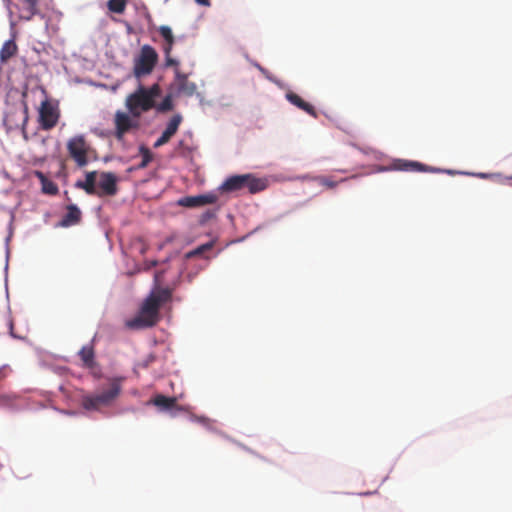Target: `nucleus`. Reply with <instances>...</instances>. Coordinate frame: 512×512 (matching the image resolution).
<instances>
[{"mask_svg":"<svg viewBox=\"0 0 512 512\" xmlns=\"http://www.w3.org/2000/svg\"><path fill=\"white\" fill-rule=\"evenodd\" d=\"M157 359V356L154 353L148 354L142 362L139 364L142 368H148L151 363H153Z\"/></svg>","mask_w":512,"mask_h":512,"instance_id":"55","label":"nucleus"},{"mask_svg":"<svg viewBox=\"0 0 512 512\" xmlns=\"http://www.w3.org/2000/svg\"><path fill=\"white\" fill-rule=\"evenodd\" d=\"M45 98L38 108V123L43 130H50L56 126L60 118L59 102L49 99L45 89H42Z\"/></svg>","mask_w":512,"mask_h":512,"instance_id":"4","label":"nucleus"},{"mask_svg":"<svg viewBox=\"0 0 512 512\" xmlns=\"http://www.w3.org/2000/svg\"><path fill=\"white\" fill-rule=\"evenodd\" d=\"M41 192L46 195H57L59 187L54 181L47 179L41 184Z\"/></svg>","mask_w":512,"mask_h":512,"instance_id":"39","label":"nucleus"},{"mask_svg":"<svg viewBox=\"0 0 512 512\" xmlns=\"http://www.w3.org/2000/svg\"><path fill=\"white\" fill-rule=\"evenodd\" d=\"M74 57L79 58L82 61V66L85 69H92L94 67V62L86 57H82L80 55H77L76 53H73Z\"/></svg>","mask_w":512,"mask_h":512,"instance_id":"56","label":"nucleus"},{"mask_svg":"<svg viewBox=\"0 0 512 512\" xmlns=\"http://www.w3.org/2000/svg\"><path fill=\"white\" fill-rule=\"evenodd\" d=\"M77 355L82 361L83 367L93 369L99 366L96 360L95 348L91 344L83 345L77 352Z\"/></svg>","mask_w":512,"mask_h":512,"instance_id":"17","label":"nucleus"},{"mask_svg":"<svg viewBox=\"0 0 512 512\" xmlns=\"http://www.w3.org/2000/svg\"><path fill=\"white\" fill-rule=\"evenodd\" d=\"M119 181L120 177L115 172L101 171L99 181L97 182L101 189L99 193L110 197L115 196L119 192Z\"/></svg>","mask_w":512,"mask_h":512,"instance_id":"11","label":"nucleus"},{"mask_svg":"<svg viewBox=\"0 0 512 512\" xmlns=\"http://www.w3.org/2000/svg\"><path fill=\"white\" fill-rule=\"evenodd\" d=\"M165 274V270H159L154 274L152 286L148 294L139 304L135 314L124 321V327L130 331H142L153 328L161 320L160 308L172 297L169 286L159 284V280Z\"/></svg>","mask_w":512,"mask_h":512,"instance_id":"1","label":"nucleus"},{"mask_svg":"<svg viewBox=\"0 0 512 512\" xmlns=\"http://www.w3.org/2000/svg\"><path fill=\"white\" fill-rule=\"evenodd\" d=\"M285 93V99L288 101L291 105L297 107L298 109H301L302 106H304V103L306 100L301 98L298 94L290 90V87L286 89Z\"/></svg>","mask_w":512,"mask_h":512,"instance_id":"36","label":"nucleus"},{"mask_svg":"<svg viewBox=\"0 0 512 512\" xmlns=\"http://www.w3.org/2000/svg\"><path fill=\"white\" fill-rule=\"evenodd\" d=\"M179 155L185 159L192 158V154L195 151V147L189 146L183 139H180L175 148Z\"/></svg>","mask_w":512,"mask_h":512,"instance_id":"35","label":"nucleus"},{"mask_svg":"<svg viewBox=\"0 0 512 512\" xmlns=\"http://www.w3.org/2000/svg\"><path fill=\"white\" fill-rule=\"evenodd\" d=\"M39 4H41L46 10H51L59 18L62 17V12L53 7V0H39Z\"/></svg>","mask_w":512,"mask_h":512,"instance_id":"49","label":"nucleus"},{"mask_svg":"<svg viewBox=\"0 0 512 512\" xmlns=\"http://www.w3.org/2000/svg\"><path fill=\"white\" fill-rule=\"evenodd\" d=\"M188 269V266L185 261L180 260V267L177 271V274L170 282L171 290L177 289L184 281H185V272Z\"/></svg>","mask_w":512,"mask_h":512,"instance_id":"31","label":"nucleus"},{"mask_svg":"<svg viewBox=\"0 0 512 512\" xmlns=\"http://www.w3.org/2000/svg\"><path fill=\"white\" fill-rule=\"evenodd\" d=\"M216 241H217V237H214L207 242L199 244L195 248L186 252L181 260L186 262V260H190L191 258H193L195 256L203 254L205 251L211 249Z\"/></svg>","mask_w":512,"mask_h":512,"instance_id":"21","label":"nucleus"},{"mask_svg":"<svg viewBox=\"0 0 512 512\" xmlns=\"http://www.w3.org/2000/svg\"><path fill=\"white\" fill-rule=\"evenodd\" d=\"M300 110L306 112L308 115H310L314 118L318 117V112H317L315 106L308 101H306L304 103V106H302V108Z\"/></svg>","mask_w":512,"mask_h":512,"instance_id":"51","label":"nucleus"},{"mask_svg":"<svg viewBox=\"0 0 512 512\" xmlns=\"http://www.w3.org/2000/svg\"><path fill=\"white\" fill-rule=\"evenodd\" d=\"M180 254V251L179 250H174L173 252L169 253L168 255H166L164 257V259L162 260L163 263H168L170 262L172 259H174L176 256H178Z\"/></svg>","mask_w":512,"mask_h":512,"instance_id":"61","label":"nucleus"},{"mask_svg":"<svg viewBox=\"0 0 512 512\" xmlns=\"http://www.w3.org/2000/svg\"><path fill=\"white\" fill-rule=\"evenodd\" d=\"M288 214V212L284 213V214H280L272 219H268L262 223H260L259 225H257L253 230H251L249 232L250 236L254 235L255 233L265 229V228H268L270 227L272 224H275L277 222H279L283 217L284 215Z\"/></svg>","mask_w":512,"mask_h":512,"instance_id":"38","label":"nucleus"},{"mask_svg":"<svg viewBox=\"0 0 512 512\" xmlns=\"http://www.w3.org/2000/svg\"><path fill=\"white\" fill-rule=\"evenodd\" d=\"M180 66V60L178 58L169 56H164V62L162 64L163 69H167L170 67H174L175 69Z\"/></svg>","mask_w":512,"mask_h":512,"instance_id":"43","label":"nucleus"},{"mask_svg":"<svg viewBox=\"0 0 512 512\" xmlns=\"http://www.w3.org/2000/svg\"><path fill=\"white\" fill-rule=\"evenodd\" d=\"M133 8L135 11L143 10V18L146 20V22L148 24L149 31L157 30L158 27H156V25L154 24L152 15L149 12L148 7L146 6V4L143 1H141V0L135 1L133 3Z\"/></svg>","mask_w":512,"mask_h":512,"instance_id":"23","label":"nucleus"},{"mask_svg":"<svg viewBox=\"0 0 512 512\" xmlns=\"http://www.w3.org/2000/svg\"><path fill=\"white\" fill-rule=\"evenodd\" d=\"M35 177L39 180L40 184H42L45 180L48 178L45 176V174L42 171L36 170L34 172Z\"/></svg>","mask_w":512,"mask_h":512,"instance_id":"64","label":"nucleus"},{"mask_svg":"<svg viewBox=\"0 0 512 512\" xmlns=\"http://www.w3.org/2000/svg\"><path fill=\"white\" fill-rule=\"evenodd\" d=\"M97 175L100 176V172L97 171V170L85 171L84 172V177H85L86 182L89 185H92V187H95V188H96V185H97V183L95 182V178H96Z\"/></svg>","mask_w":512,"mask_h":512,"instance_id":"46","label":"nucleus"},{"mask_svg":"<svg viewBox=\"0 0 512 512\" xmlns=\"http://www.w3.org/2000/svg\"><path fill=\"white\" fill-rule=\"evenodd\" d=\"M123 380L124 377L122 376H114L110 388L99 393H86L83 390H78L82 407L86 411H95L99 404L107 405L111 403L121 394Z\"/></svg>","mask_w":512,"mask_h":512,"instance_id":"3","label":"nucleus"},{"mask_svg":"<svg viewBox=\"0 0 512 512\" xmlns=\"http://www.w3.org/2000/svg\"><path fill=\"white\" fill-rule=\"evenodd\" d=\"M0 407L11 412L21 410V406L17 403L15 396L9 394H0Z\"/></svg>","mask_w":512,"mask_h":512,"instance_id":"25","label":"nucleus"},{"mask_svg":"<svg viewBox=\"0 0 512 512\" xmlns=\"http://www.w3.org/2000/svg\"><path fill=\"white\" fill-rule=\"evenodd\" d=\"M24 4H26L27 14H20L19 18L24 21H30L34 16H39L41 19H45V28L49 27V19H47L46 14L41 12L39 9V0H22Z\"/></svg>","mask_w":512,"mask_h":512,"instance_id":"18","label":"nucleus"},{"mask_svg":"<svg viewBox=\"0 0 512 512\" xmlns=\"http://www.w3.org/2000/svg\"><path fill=\"white\" fill-rule=\"evenodd\" d=\"M195 2L196 5L200 6V7H211L212 3H211V0H193Z\"/></svg>","mask_w":512,"mask_h":512,"instance_id":"63","label":"nucleus"},{"mask_svg":"<svg viewBox=\"0 0 512 512\" xmlns=\"http://www.w3.org/2000/svg\"><path fill=\"white\" fill-rule=\"evenodd\" d=\"M74 187L76 189H82L87 195L101 196L96 188L92 187V185H89L85 179H77L74 183Z\"/></svg>","mask_w":512,"mask_h":512,"instance_id":"37","label":"nucleus"},{"mask_svg":"<svg viewBox=\"0 0 512 512\" xmlns=\"http://www.w3.org/2000/svg\"><path fill=\"white\" fill-rule=\"evenodd\" d=\"M183 117L181 113H175L169 120L166 122L164 130L161 132L160 136L154 141L153 148L157 149L164 144H166L170 138L178 131L179 126L181 125Z\"/></svg>","mask_w":512,"mask_h":512,"instance_id":"12","label":"nucleus"},{"mask_svg":"<svg viewBox=\"0 0 512 512\" xmlns=\"http://www.w3.org/2000/svg\"><path fill=\"white\" fill-rule=\"evenodd\" d=\"M6 9H7V12H8V16L9 18H12L13 17V10L12 8L15 7L17 10H19V6L17 4H14L12 2V0H2Z\"/></svg>","mask_w":512,"mask_h":512,"instance_id":"57","label":"nucleus"},{"mask_svg":"<svg viewBox=\"0 0 512 512\" xmlns=\"http://www.w3.org/2000/svg\"><path fill=\"white\" fill-rule=\"evenodd\" d=\"M138 154L141 156V161L136 165L129 166L126 169V172L128 174H132L138 170L145 169L152 162V160L154 158L153 152L144 143L139 144Z\"/></svg>","mask_w":512,"mask_h":512,"instance_id":"16","label":"nucleus"},{"mask_svg":"<svg viewBox=\"0 0 512 512\" xmlns=\"http://www.w3.org/2000/svg\"><path fill=\"white\" fill-rule=\"evenodd\" d=\"M425 173H433V174H446L449 176H455V175H464L463 170H455L450 168H441L436 166H431L428 164H425Z\"/></svg>","mask_w":512,"mask_h":512,"instance_id":"32","label":"nucleus"},{"mask_svg":"<svg viewBox=\"0 0 512 512\" xmlns=\"http://www.w3.org/2000/svg\"><path fill=\"white\" fill-rule=\"evenodd\" d=\"M114 126L115 127L114 130H112V136H115L118 142H124L126 129L120 123L118 125L114 124Z\"/></svg>","mask_w":512,"mask_h":512,"instance_id":"42","label":"nucleus"},{"mask_svg":"<svg viewBox=\"0 0 512 512\" xmlns=\"http://www.w3.org/2000/svg\"><path fill=\"white\" fill-rule=\"evenodd\" d=\"M124 106L126 109H138L139 114H143L152 109L155 110L156 104L144 92L136 93V88L126 96Z\"/></svg>","mask_w":512,"mask_h":512,"instance_id":"8","label":"nucleus"},{"mask_svg":"<svg viewBox=\"0 0 512 512\" xmlns=\"http://www.w3.org/2000/svg\"><path fill=\"white\" fill-rule=\"evenodd\" d=\"M244 173H232L227 175L223 181L216 187V191L219 194L230 196L245 190Z\"/></svg>","mask_w":512,"mask_h":512,"instance_id":"7","label":"nucleus"},{"mask_svg":"<svg viewBox=\"0 0 512 512\" xmlns=\"http://www.w3.org/2000/svg\"><path fill=\"white\" fill-rule=\"evenodd\" d=\"M28 121H29V115H26L23 117L22 123L20 125L15 124V128H19L21 131L27 130Z\"/></svg>","mask_w":512,"mask_h":512,"instance_id":"60","label":"nucleus"},{"mask_svg":"<svg viewBox=\"0 0 512 512\" xmlns=\"http://www.w3.org/2000/svg\"><path fill=\"white\" fill-rule=\"evenodd\" d=\"M195 97L198 99L199 104L201 106H205V105L206 106H212L213 105L212 101L211 100H205L204 96L200 92H197Z\"/></svg>","mask_w":512,"mask_h":512,"instance_id":"58","label":"nucleus"},{"mask_svg":"<svg viewBox=\"0 0 512 512\" xmlns=\"http://www.w3.org/2000/svg\"><path fill=\"white\" fill-rule=\"evenodd\" d=\"M10 24V38L7 39L1 49H0V61L3 63L7 61L10 57L14 56L17 53L18 46L16 44L15 38L17 36V31L15 30V21L12 18H9Z\"/></svg>","mask_w":512,"mask_h":512,"instance_id":"15","label":"nucleus"},{"mask_svg":"<svg viewBox=\"0 0 512 512\" xmlns=\"http://www.w3.org/2000/svg\"><path fill=\"white\" fill-rule=\"evenodd\" d=\"M188 77H189V74L181 72L179 70V68H176L174 70V78L176 81H178L180 83H185V82H188Z\"/></svg>","mask_w":512,"mask_h":512,"instance_id":"54","label":"nucleus"},{"mask_svg":"<svg viewBox=\"0 0 512 512\" xmlns=\"http://www.w3.org/2000/svg\"><path fill=\"white\" fill-rule=\"evenodd\" d=\"M157 31L160 33V35L162 36L164 41L176 40V37L174 36L173 31H172V28L169 25H166V24L160 25L157 28Z\"/></svg>","mask_w":512,"mask_h":512,"instance_id":"41","label":"nucleus"},{"mask_svg":"<svg viewBox=\"0 0 512 512\" xmlns=\"http://www.w3.org/2000/svg\"><path fill=\"white\" fill-rule=\"evenodd\" d=\"M177 97H179V96L176 95V90L169 91L163 97V99L158 104H156V106H155L156 114L174 110V108H175L174 99Z\"/></svg>","mask_w":512,"mask_h":512,"instance_id":"20","label":"nucleus"},{"mask_svg":"<svg viewBox=\"0 0 512 512\" xmlns=\"http://www.w3.org/2000/svg\"><path fill=\"white\" fill-rule=\"evenodd\" d=\"M464 176L475 177L479 179H492L498 180L500 183L505 184L507 181L504 180V175L502 173H490V172H470L464 171Z\"/></svg>","mask_w":512,"mask_h":512,"instance_id":"26","label":"nucleus"},{"mask_svg":"<svg viewBox=\"0 0 512 512\" xmlns=\"http://www.w3.org/2000/svg\"><path fill=\"white\" fill-rule=\"evenodd\" d=\"M52 409L60 414H63V415H66V416H70V417H75V416H78L81 414L80 411L78 410H74V409H63V408H59L57 406H52Z\"/></svg>","mask_w":512,"mask_h":512,"instance_id":"50","label":"nucleus"},{"mask_svg":"<svg viewBox=\"0 0 512 512\" xmlns=\"http://www.w3.org/2000/svg\"><path fill=\"white\" fill-rule=\"evenodd\" d=\"M218 200V192L215 189L205 191L194 195H184L175 201L176 206L185 208H200L208 203H216Z\"/></svg>","mask_w":512,"mask_h":512,"instance_id":"5","label":"nucleus"},{"mask_svg":"<svg viewBox=\"0 0 512 512\" xmlns=\"http://www.w3.org/2000/svg\"><path fill=\"white\" fill-rule=\"evenodd\" d=\"M425 169V163L418 160L395 158L390 166H378L376 172L401 171L425 173Z\"/></svg>","mask_w":512,"mask_h":512,"instance_id":"6","label":"nucleus"},{"mask_svg":"<svg viewBox=\"0 0 512 512\" xmlns=\"http://www.w3.org/2000/svg\"><path fill=\"white\" fill-rule=\"evenodd\" d=\"M159 53L151 44H143L138 52L133 56V66L129 74L125 76V80L135 78L137 80L136 93H146L148 97L155 103V99L160 97L161 88L158 83L149 86L144 85L141 80L150 76L159 63Z\"/></svg>","mask_w":512,"mask_h":512,"instance_id":"2","label":"nucleus"},{"mask_svg":"<svg viewBox=\"0 0 512 512\" xmlns=\"http://www.w3.org/2000/svg\"><path fill=\"white\" fill-rule=\"evenodd\" d=\"M187 419L192 422V423H197V424H200L201 426H203L207 431H209V428H213V423L215 422V420L209 418L208 416L206 415H196V414H192V413H189L187 415Z\"/></svg>","mask_w":512,"mask_h":512,"instance_id":"30","label":"nucleus"},{"mask_svg":"<svg viewBox=\"0 0 512 512\" xmlns=\"http://www.w3.org/2000/svg\"><path fill=\"white\" fill-rule=\"evenodd\" d=\"M14 219H15V214H14V211L11 210L10 211V221L7 225V236L5 237V255H6V261H5V266H4V286H5V291H6V295L8 296V269H9V264H8V261H9V242L13 236V233H14V227H13V222H14Z\"/></svg>","mask_w":512,"mask_h":512,"instance_id":"19","label":"nucleus"},{"mask_svg":"<svg viewBox=\"0 0 512 512\" xmlns=\"http://www.w3.org/2000/svg\"><path fill=\"white\" fill-rule=\"evenodd\" d=\"M186 264L188 266V269L186 270L184 276L185 281L188 283H191L194 278L199 274L200 271L205 269L207 264H201V263H193L191 264L189 260H186Z\"/></svg>","mask_w":512,"mask_h":512,"instance_id":"28","label":"nucleus"},{"mask_svg":"<svg viewBox=\"0 0 512 512\" xmlns=\"http://www.w3.org/2000/svg\"><path fill=\"white\" fill-rule=\"evenodd\" d=\"M91 132L102 139H106L112 136V130L110 129H101L98 127H94L91 129Z\"/></svg>","mask_w":512,"mask_h":512,"instance_id":"48","label":"nucleus"},{"mask_svg":"<svg viewBox=\"0 0 512 512\" xmlns=\"http://www.w3.org/2000/svg\"><path fill=\"white\" fill-rule=\"evenodd\" d=\"M175 44L176 40L164 41V44L162 46L164 56L171 55Z\"/></svg>","mask_w":512,"mask_h":512,"instance_id":"53","label":"nucleus"},{"mask_svg":"<svg viewBox=\"0 0 512 512\" xmlns=\"http://www.w3.org/2000/svg\"><path fill=\"white\" fill-rule=\"evenodd\" d=\"M54 371L59 375H66L69 372V368L66 366H56Z\"/></svg>","mask_w":512,"mask_h":512,"instance_id":"62","label":"nucleus"},{"mask_svg":"<svg viewBox=\"0 0 512 512\" xmlns=\"http://www.w3.org/2000/svg\"><path fill=\"white\" fill-rule=\"evenodd\" d=\"M250 237H251V236H250V234H249V232H248L247 234H245V235H243V236H241V237H239V238H236V239L231 240L230 242H228V243L226 244V247H227V246H229V245H232V244H237V243L244 242L245 240H247V239H248V238H250Z\"/></svg>","mask_w":512,"mask_h":512,"instance_id":"59","label":"nucleus"},{"mask_svg":"<svg viewBox=\"0 0 512 512\" xmlns=\"http://www.w3.org/2000/svg\"><path fill=\"white\" fill-rule=\"evenodd\" d=\"M127 0H107L106 7L109 13L121 15L127 7Z\"/></svg>","mask_w":512,"mask_h":512,"instance_id":"29","label":"nucleus"},{"mask_svg":"<svg viewBox=\"0 0 512 512\" xmlns=\"http://www.w3.org/2000/svg\"><path fill=\"white\" fill-rule=\"evenodd\" d=\"M221 208V204H217L213 208L206 209L198 218L197 223L200 227H204L210 220L217 218V214Z\"/></svg>","mask_w":512,"mask_h":512,"instance_id":"27","label":"nucleus"},{"mask_svg":"<svg viewBox=\"0 0 512 512\" xmlns=\"http://www.w3.org/2000/svg\"><path fill=\"white\" fill-rule=\"evenodd\" d=\"M319 183L329 189H334L338 185V182L336 180L332 179L331 177L325 176L319 177Z\"/></svg>","mask_w":512,"mask_h":512,"instance_id":"47","label":"nucleus"},{"mask_svg":"<svg viewBox=\"0 0 512 512\" xmlns=\"http://www.w3.org/2000/svg\"><path fill=\"white\" fill-rule=\"evenodd\" d=\"M112 21H114L115 23L123 24L125 27L126 33L128 35H132V34L136 33V30L134 29V27L132 26V24L129 21L122 19V18H117V17H112Z\"/></svg>","mask_w":512,"mask_h":512,"instance_id":"45","label":"nucleus"},{"mask_svg":"<svg viewBox=\"0 0 512 512\" xmlns=\"http://www.w3.org/2000/svg\"><path fill=\"white\" fill-rule=\"evenodd\" d=\"M72 146H73V140H68L66 143V148H67L69 155L74 160L77 167H79V168L86 167L89 164V159L84 156V154H83L84 152L73 150Z\"/></svg>","mask_w":512,"mask_h":512,"instance_id":"22","label":"nucleus"},{"mask_svg":"<svg viewBox=\"0 0 512 512\" xmlns=\"http://www.w3.org/2000/svg\"><path fill=\"white\" fill-rule=\"evenodd\" d=\"M259 72L265 77L266 80L275 84L279 89H288L289 84L276 77L273 73H271L264 66L259 70Z\"/></svg>","mask_w":512,"mask_h":512,"instance_id":"34","label":"nucleus"},{"mask_svg":"<svg viewBox=\"0 0 512 512\" xmlns=\"http://www.w3.org/2000/svg\"><path fill=\"white\" fill-rule=\"evenodd\" d=\"M176 95H185L188 97L195 96L197 93V86L194 82H185L180 83L179 86L175 89Z\"/></svg>","mask_w":512,"mask_h":512,"instance_id":"33","label":"nucleus"},{"mask_svg":"<svg viewBox=\"0 0 512 512\" xmlns=\"http://www.w3.org/2000/svg\"><path fill=\"white\" fill-rule=\"evenodd\" d=\"M244 177H246L245 190L250 194H257L266 190L269 186L270 178H273L274 181L283 180L282 176L273 175L260 177L252 172L244 173Z\"/></svg>","mask_w":512,"mask_h":512,"instance_id":"10","label":"nucleus"},{"mask_svg":"<svg viewBox=\"0 0 512 512\" xmlns=\"http://www.w3.org/2000/svg\"><path fill=\"white\" fill-rule=\"evenodd\" d=\"M28 97V91H27V84L24 86V90L21 93V100H20V106L23 112V117L26 115H29V107L26 101V98Z\"/></svg>","mask_w":512,"mask_h":512,"instance_id":"44","label":"nucleus"},{"mask_svg":"<svg viewBox=\"0 0 512 512\" xmlns=\"http://www.w3.org/2000/svg\"><path fill=\"white\" fill-rule=\"evenodd\" d=\"M66 212L56 223L55 227L69 228L79 224L82 220V211L76 203H69Z\"/></svg>","mask_w":512,"mask_h":512,"instance_id":"14","label":"nucleus"},{"mask_svg":"<svg viewBox=\"0 0 512 512\" xmlns=\"http://www.w3.org/2000/svg\"><path fill=\"white\" fill-rule=\"evenodd\" d=\"M152 405L156 407L158 412L167 413L172 418L177 417L185 411L184 406L178 405L176 403L175 397L166 396L163 394H158L152 401Z\"/></svg>","mask_w":512,"mask_h":512,"instance_id":"9","label":"nucleus"},{"mask_svg":"<svg viewBox=\"0 0 512 512\" xmlns=\"http://www.w3.org/2000/svg\"><path fill=\"white\" fill-rule=\"evenodd\" d=\"M209 432L214 433L216 435H219L223 439L228 440L230 442H233L235 444L238 442L235 439H233L231 436H229L227 433H225L224 431L216 428L215 426L213 428H209Z\"/></svg>","mask_w":512,"mask_h":512,"instance_id":"52","label":"nucleus"},{"mask_svg":"<svg viewBox=\"0 0 512 512\" xmlns=\"http://www.w3.org/2000/svg\"><path fill=\"white\" fill-rule=\"evenodd\" d=\"M69 140H73V150L84 152L85 150V135L77 134L71 137Z\"/></svg>","mask_w":512,"mask_h":512,"instance_id":"40","label":"nucleus"},{"mask_svg":"<svg viewBox=\"0 0 512 512\" xmlns=\"http://www.w3.org/2000/svg\"><path fill=\"white\" fill-rule=\"evenodd\" d=\"M5 296H6V300H7V315H8V318H7V328H8V335L12 339L27 342L28 339H27L26 336H22V335L16 333L15 330H14V321H13V319L11 317V307H10L9 297L7 298L6 294H5Z\"/></svg>","mask_w":512,"mask_h":512,"instance_id":"24","label":"nucleus"},{"mask_svg":"<svg viewBox=\"0 0 512 512\" xmlns=\"http://www.w3.org/2000/svg\"><path fill=\"white\" fill-rule=\"evenodd\" d=\"M141 117V114H139L138 109H126V111H123L121 109L116 110L113 122L114 124H121L123 127L128 129H136L139 128L140 122L139 118Z\"/></svg>","mask_w":512,"mask_h":512,"instance_id":"13","label":"nucleus"}]
</instances>
